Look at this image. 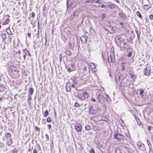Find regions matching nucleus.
Segmentation results:
<instances>
[{
    "label": "nucleus",
    "mask_w": 153,
    "mask_h": 153,
    "mask_svg": "<svg viewBox=\"0 0 153 153\" xmlns=\"http://www.w3.org/2000/svg\"><path fill=\"white\" fill-rule=\"evenodd\" d=\"M65 53L67 55L69 56H70L71 54V52L69 51L68 50H65Z\"/></svg>",
    "instance_id": "24"
},
{
    "label": "nucleus",
    "mask_w": 153,
    "mask_h": 153,
    "mask_svg": "<svg viewBox=\"0 0 153 153\" xmlns=\"http://www.w3.org/2000/svg\"><path fill=\"white\" fill-rule=\"evenodd\" d=\"M87 70V69L86 68V67H84L83 68V71H85Z\"/></svg>",
    "instance_id": "55"
},
{
    "label": "nucleus",
    "mask_w": 153,
    "mask_h": 153,
    "mask_svg": "<svg viewBox=\"0 0 153 153\" xmlns=\"http://www.w3.org/2000/svg\"><path fill=\"white\" fill-rule=\"evenodd\" d=\"M75 128L77 132H80L82 130V126L79 124H77L75 125Z\"/></svg>",
    "instance_id": "3"
},
{
    "label": "nucleus",
    "mask_w": 153,
    "mask_h": 153,
    "mask_svg": "<svg viewBox=\"0 0 153 153\" xmlns=\"http://www.w3.org/2000/svg\"><path fill=\"white\" fill-rule=\"evenodd\" d=\"M119 24H120V25H121L123 27V23L122 22H120L119 23Z\"/></svg>",
    "instance_id": "60"
},
{
    "label": "nucleus",
    "mask_w": 153,
    "mask_h": 153,
    "mask_svg": "<svg viewBox=\"0 0 153 153\" xmlns=\"http://www.w3.org/2000/svg\"><path fill=\"white\" fill-rule=\"evenodd\" d=\"M36 147L37 149H40V147L39 145H36Z\"/></svg>",
    "instance_id": "57"
},
{
    "label": "nucleus",
    "mask_w": 153,
    "mask_h": 153,
    "mask_svg": "<svg viewBox=\"0 0 153 153\" xmlns=\"http://www.w3.org/2000/svg\"><path fill=\"white\" fill-rule=\"evenodd\" d=\"M67 6H68L69 7H71L72 8H74L75 6H73L72 5H71L72 3L70 1V0H68L67 1Z\"/></svg>",
    "instance_id": "9"
},
{
    "label": "nucleus",
    "mask_w": 153,
    "mask_h": 153,
    "mask_svg": "<svg viewBox=\"0 0 153 153\" xmlns=\"http://www.w3.org/2000/svg\"><path fill=\"white\" fill-rule=\"evenodd\" d=\"M101 0H96V3L100 4L102 3V2L101 1Z\"/></svg>",
    "instance_id": "37"
},
{
    "label": "nucleus",
    "mask_w": 153,
    "mask_h": 153,
    "mask_svg": "<svg viewBox=\"0 0 153 153\" xmlns=\"http://www.w3.org/2000/svg\"><path fill=\"white\" fill-rule=\"evenodd\" d=\"M91 101H93L94 102H95L96 101V99H94V98H93L91 99Z\"/></svg>",
    "instance_id": "50"
},
{
    "label": "nucleus",
    "mask_w": 153,
    "mask_h": 153,
    "mask_svg": "<svg viewBox=\"0 0 153 153\" xmlns=\"http://www.w3.org/2000/svg\"><path fill=\"white\" fill-rule=\"evenodd\" d=\"M151 70L150 65L149 64H147L146 68L143 70L144 74L147 76H149L150 74Z\"/></svg>",
    "instance_id": "1"
},
{
    "label": "nucleus",
    "mask_w": 153,
    "mask_h": 153,
    "mask_svg": "<svg viewBox=\"0 0 153 153\" xmlns=\"http://www.w3.org/2000/svg\"><path fill=\"white\" fill-rule=\"evenodd\" d=\"M147 144L149 146V148L150 149H151L152 147V146L151 145V144L150 141L149 140H147Z\"/></svg>",
    "instance_id": "27"
},
{
    "label": "nucleus",
    "mask_w": 153,
    "mask_h": 153,
    "mask_svg": "<svg viewBox=\"0 0 153 153\" xmlns=\"http://www.w3.org/2000/svg\"><path fill=\"white\" fill-rule=\"evenodd\" d=\"M5 89V88L3 86H0V92H3L4 91Z\"/></svg>",
    "instance_id": "22"
},
{
    "label": "nucleus",
    "mask_w": 153,
    "mask_h": 153,
    "mask_svg": "<svg viewBox=\"0 0 153 153\" xmlns=\"http://www.w3.org/2000/svg\"><path fill=\"white\" fill-rule=\"evenodd\" d=\"M144 8L145 10H148L149 8V7L148 5H144Z\"/></svg>",
    "instance_id": "31"
},
{
    "label": "nucleus",
    "mask_w": 153,
    "mask_h": 153,
    "mask_svg": "<svg viewBox=\"0 0 153 153\" xmlns=\"http://www.w3.org/2000/svg\"><path fill=\"white\" fill-rule=\"evenodd\" d=\"M11 134L9 133H7L5 135V137L6 139H8V138H11Z\"/></svg>",
    "instance_id": "17"
},
{
    "label": "nucleus",
    "mask_w": 153,
    "mask_h": 153,
    "mask_svg": "<svg viewBox=\"0 0 153 153\" xmlns=\"http://www.w3.org/2000/svg\"><path fill=\"white\" fill-rule=\"evenodd\" d=\"M87 39V36H86L85 35L84 36H83L80 38L81 41L82 42L84 43H85L86 42Z\"/></svg>",
    "instance_id": "4"
},
{
    "label": "nucleus",
    "mask_w": 153,
    "mask_h": 153,
    "mask_svg": "<svg viewBox=\"0 0 153 153\" xmlns=\"http://www.w3.org/2000/svg\"><path fill=\"white\" fill-rule=\"evenodd\" d=\"M132 55V52H129L128 53V58L130 57Z\"/></svg>",
    "instance_id": "38"
},
{
    "label": "nucleus",
    "mask_w": 153,
    "mask_h": 153,
    "mask_svg": "<svg viewBox=\"0 0 153 153\" xmlns=\"http://www.w3.org/2000/svg\"><path fill=\"white\" fill-rule=\"evenodd\" d=\"M92 108L93 107L92 106L89 107V112L90 114H95L96 112V110H93L92 111H91V109H92Z\"/></svg>",
    "instance_id": "10"
},
{
    "label": "nucleus",
    "mask_w": 153,
    "mask_h": 153,
    "mask_svg": "<svg viewBox=\"0 0 153 153\" xmlns=\"http://www.w3.org/2000/svg\"><path fill=\"white\" fill-rule=\"evenodd\" d=\"M103 96L100 94H99L98 96H97V98L99 100V102L101 103V100L102 99Z\"/></svg>",
    "instance_id": "16"
},
{
    "label": "nucleus",
    "mask_w": 153,
    "mask_h": 153,
    "mask_svg": "<svg viewBox=\"0 0 153 153\" xmlns=\"http://www.w3.org/2000/svg\"><path fill=\"white\" fill-rule=\"evenodd\" d=\"M48 128L49 129H50L51 127V125L48 124Z\"/></svg>",
    "instance_id": "52"
},
{
    "label": "nucleus",
    "mask_w": 153,
    "mask_h": 153,
    "mask_svg": "<svg viewBox=\"0 0 153 153\" xmlns=\"http://www.w3.org/2000/svg\"><path fill=\"white\" fill-rule=\"evenodd\" d=\"M140 34H137V39L139 41H140Z\"/></svg>",
    "instance_id": "45"
},
{
    "label": "nucleus",
    "mask_w": 153,
    "mask_h": 153,
    "mask_svg": "<svg viewBox=\"0 0 153 153\" xmlns=\"http://www.w3.org/2000/svg\"><path fill=\"white\" fill-rule=\"evenodd\" d=\"M111 30H112V31H115L114 28L113 26H111Z\"/></svg>",
    "instance_id": "48"
},
{
    "label": "nucleus",
    "mask_w": 153,
    "mask_h": 153,
    "mask_svg": "<svg viewBox=\"0 0 153 153\" xmlns=\"http://www.w3.org/2000/svg\"><path fill=\"white\" fill-rule=\"evenodd\" d=\"M90 66L91 67V69L94 71H96V65L94 63H91L90 64Z\"/></svg>",
    "instance_id": "7"
},
{
    "label": "nucleus",
    "mask_w": 153,
    "mask_h": 153,
    "mask_svg": "<svg viewBox=\"0 0 153 153\" xmlns=\"http://www.w3.org/2000/svg\"><path fill=\"white\" fill-rule=\"evenodd\" d=\"M116 38H117V40H119L120 41H121L120 40V39H121V38L119 36H117Z\"/></svg>",
    "instance_id": "49"
},
{
    "label": "nucleus",
    "mask_w": 153,
    "mask_h": 153,
    "mask_svg": "<svg viewBox=\"0 0 153 153\" xmlns=\"http://www.w3.org/2000/svg\"><path fill=\"white\" fill-rule=\"evenodd\" d=\"M119 16L123 19H125L126 18V15L123 13L122 11L118 13Z\"/></svg>",
    "instance_id": "6"
},
{
    "label": "nucleus",
    "mask_w": 153,
    "mask_h": 153,
    "mask_svg": "<svg viewBox=\"0 0 153 153\" xmlns=\"http://www.w3.org/2000/svg\"><path fill=\"white\" fill-rule=\"evenodd\" d=\"M90 153H95L94 151L92 149H91L90 151Z\"/></svg>",
    "instance_id": "44"
},
{
    "label": "nucleus",
    "mask_w": 153,
    "mask_h": 153,
    "mask_svg": "<svg viewBox=\"0 0 153 153\" xmlns=\"http://www.w3.org/2000/svg\"><path fill=\"white\" fill-rule=\"evenodd\" d=\"M73 84H76V81L74 80L73 81Z\"/></svg>",
    "instance_id": "63"
},
{
    "label": "nucleus",
    "mask_w": 153,
    "mask_h": 153,
    "mask_svg": "<svg viewBox=\"0 0 153 153\" xmlns=\"http://www.w3.org/2000/svg\"><path fill=\"white\" fill-rule=\"evenodd\" d=\"M27 36H28V37H29L31 36V34L30 33H27Z\"/></svg>",
    "instance_id": "53"
},
{
    "label": "nucleus",
    "mask_w": 153,
    "mask_h": 153,
    "mask_svg": "<svg viewBox=\"0 0 153 153\" xmlns=\"http://www.w3.org/2000/svg\"><path fill=\"white\" fill-rule=\"evenodd\" d=\"M120 76L118 75L115 76L116 81V82H119L120 80Z\"/></svg>",
    "instance_id": "20"
},
{
    "label": "nucleus",
    "mask_w": 153,
    "mask_h": 153,
    "mask_svg": "<svg viewBox=\"0 0 153 153\" xmlns=\"http://www.w3.org/2000/svg\"><path fill=\"white\" fill-rule=\"evenodd\" d=\"M112 58H113V56H111V55L108 56V61L109 62H111L112 61Z\"/></svg>",
    "instance_id": "26"
},
{
    "label": "nucleus",
    "mask_w": 153,
    "mask_h": 153,
    "mask_svg": "<svg viewBox=\"0 0 153 153\" xmlns=\"http://www.w3.org/2000/svg\"><path fill=\"white\" fill-rule=\"evenodd\" d=\"M66 89L68 92H70L71 90V85L69 83H68L66 84Z\"/></svg>",
    "instance_id": "5"
},
{
    "label": "nucleus",
    "mask_w": 153,
    "mask_h": 153,
    "mask_svg": "<svg viewBox=\"0 0 153 153\" xmlns=\"http://www.w3.org/2000/svg\"><path fill=\"white\" fill-rule=\"evenodd\" d=\"M31 16L33 18L35 16V14L34 13H31Z\"/></svg>",
    "instance_id": "51"
},
{
    "label": "nucleus",
    "mask_w": 153,
    "mask_h": 153,
    "mask_svg": "<svg viewBox=\"0 0 153 153\" xmlns=\"http://www.w3.org/2000/svg\"><path fill=\"white\" fill-rule=\"evenodd\" d=\"M38 152L36 149L34 148L33 150V153H37Z\"/></svg>",
    "instance_id": "41"
},
{
    "label": "nucleus",
    "mask_w": 153,
    "mask_h": 153,
    "mask_svg": "<svg viewBox=\"0 0 153 153\" xmlns=\"http://www.w3.org/2000/svg\"><path fill=\"white\" fill-rule=\"evenodd\" d=\"M128 41L129 42H131V43H133L132 39L131 37L128 38Z\"/></svg>",
    "instance_id": "39"
},
{
    "label": "nucleus",
    "mask_w": 153,
    "mask_h": 153,
    "mask_svg": "<svg viewBox=\"0 0 153 153\" xmlns=\"http://www.w3.org/2000/svg\"><path fill=\"white\" fill-rule=\"evenodd\" d=\"M7 142L9 146H10L12 143V139L11 138H8L7 140Z\"/></svg>",
    "instance_id": "15"
},
{
    "label": "nucleus",
    "mask_w": 153,
    "mask_h": 153,
    "mask_svg": "<svg viewBox=\"0 0 153 153\" xmlns=\"http://www.w3.org/2000/svg\"><path fill=\"white\" fill-rule=\"evenodd\" d=\"M48 110H46L44 112V117H46L48 115Z\"/></svg>",
    "instance_id": "30"
},
{
    "label": "nucleus",
    "mask_w": 153,
    "mask_h": 153,
    "mask_svg": "<svg viewBox=\"0 0 153 153\" xmlns=\"http://www.w3.org/2000/svg\"><path fill=\"white\" fill-rule=\"evenodd\" d=\"M35 129L37 131H39V130H40L39 128V127H38L36 126L35 127Z\"/></svg>",
    "instance_id": "42"
},
{
    "label": "nucleus",
    "mask_w": 153,
    "mask_h": 153,
    "mask_svg": "<svg viewBox=\"0 0 153 153\" xmlns=\"http://www.w3.org/2000/svg\"><path fill=\"white\" fill-rule=\"evenodd\" d=\"M74 70H72V69H71V68H69L68 70V71L69 72H70L71 71H73Z\"/></svg>",
    "instance_id": "46"
},
{
    "label": "nucleus",
    "mask_w": 153,
    "mask_h": 153,
    "mask_svg": "<svg viewBox=\"0 0 153 153\" xmlns=\"http://www.w3.org/2000/svg\"><path fill=\"white\" fill-rule=\"evenodd\" d=\"M107 25L108 27H111V23L109 22H107Z\"/></svg>",
    "instance_id": "40"
},
{
    "label": "nucleus",
    "mask_w": 153,
    "mask_h": 153,
    "mask_svg": "<svg viewBox=\"0 0 153 153\" xmlns=\"http://www.w3.org/2000/svg\"><path fill=\"white\" fill-rule=\"evenodd\" d=\"M1 37L3 41H4L6 38V35L5 33H4L1 34Z\"/></svg>",
    "instance_id": "19"
},
{
    "label": "nucleus",
    "mask_w": 153,
    "mask_h": 153,
    "mask_svg": "<svg viewBox=\"0 0 153 153\" xmlns=\"http://www.w3.org/2000/svg\"><path fill=\"white\" fill-rule=\"evenodd\" d=\"M137 15L141 19H142V17L141 15V14L140 13L139 11H137L136 13Z\"/></svg>",
    "instance_id": "25"
},
{
    "label": "nucleus",
    "mask_w": 153,
    "mask_h": 153,
    "mask_svg": "<svg viewBox=\"0 0 153 153\" xmlns=\"http://www.w3.org/2000/svg\"><path fill=\"white\" fill-rule=\"evenodd\" d=\"M10 21V19L9 18H7L6 19L5 21L3 23V25H6L8 24Z\"/></svg>",
    "instance_id": "18"
},
{
    "label": "nucleus",
    "mask_w": 153,
    "mask_h": 153,
    "mask_svg": "<svg viewBox=\"0 0 153 153\" xmlns=\"http://www.w3.org/2000/svg\"><path fill=\"white\" fill-rule=\"evenodd\" d=\"M83 95L85 98H87L88 96V95L86 92H84Z\"/></svg>",
    "instance_id": "28"
},
{
    "label": "nucleus",
    "mask_w": 153,
    "mask_h": 153,
    "mask_svg": "<svg viewBox=\"0 0 153 153\" xmlns=\"http://www.w3.org/2000/svg\"><path fill=\"white\" fill-rule=\"evenodd\" d=\"M75 106L76 107H78L79 106V105L78 103H77V102L75 103Z\"/></svg>",
    "instance_id": "47"
},
{
    "label": "nucleus",
    "mask_w": 153,
    "mask_h": 153,
    "mask_svg": "<svg viewBox=\"0 0 153 153\" xmlns=\"http://www.w3.org/2000/svg\"><path fill=\"white\" fill-rule=\"evenodd\" d=\"M149 18L151 20L153 19V15L152 14H150L149 16Z\"/></svg>",
    "instance_id": "36"
},
{
    "label": "nucleus",
    "mask_w": 153,
    "mask_h": 153,
    "mask_svg": "<svg viewBox=\"0 0 153 153\" xmlns=\"http://www.w3.org/2000/svg\"><path fill=\"white\" fill-rule=\"evenodd\" d=\"M122 71H124L125 69H126V67L124 65H123L124 64L123 63H122Z\"/></svg>",
    "instance_id": "32"
},
{
    "label": "nucleus",
    "mask_w": 153,
    "mask_h": 153,
    "mask_svg": "<svg viewBox=\"0 0 153 153\" xmlns=\"http://www.w3.org/2000/svg\"><path fill=\"white\" fill-rule=\"evenodd\" d=\"M102 16H103L102 18H105V15L104 14H102Z\"/></svg>",
    "instance_id": "64"
},
{
    "label": "nucleus",
    "mask_w": 153,
    "mask_h": 153,
    "mask_svg": "<svg viewBox=\"0 0 153 153\" xmlns=\"http://www.w3.org/2000/svg\"><path fill=\"white\" fill-rule=\"evenodd\" d=\"M46 121L48 123H51V118L50 117H48L46 120Z\"/></svg>",
    "instance_id": "33"
},
{
    "label": "nucleus",
    "mask_w": 153,
    "mask_h": 153,
    "mask_svg": "<svg viewBox=\"0 0 153 153\" xmlns=\"http://www.w3.org/2000/svg\"><path fill=\"white\" fill-rule=\"evenodd\" d=\"M113 137L114 139H117L119 141L123 140L125 138L122 134L118 133L114 135Z\"/></svg>",
    "instance_id": "2"
},
{
    "label": "nucleus",
    "mask_w": 153,
    "mask_h": 153,
    "mask_svg": "<svg viewBox=\"0 0 153 153\" xmlns=\"http://www.w3.org/2000/svg\"><path fill=\"white\" fill-rule=\"evenodd\" d=\"M31 95H30H30H28V97H29L28 100H31Z\"/></svg>",
    "instance_id": "62"
},
{
    "label": "nucleus",
    "mask_w": 153,
    "mask_h": 153,
    "mask_svg": "<svg viewBox=\"0 0 153 153\" xmlns=\"http://www.w3.org/2000/svg\"><path fill=\"white\" fill-rule=\"evenodd\" d=\"M138 148L140 150H143L144 148V146L143 144L141 143H138L137 144Z\"/></svg>",
    "instance_id": "8"
},
{
    "label": "nucleus",
    "mask_w": 153,
    "mask_h": 153,
    "mask_svg": "<svg viewBox=\"0 0 153 153\" xmlns=\"http://www.w3.org/2000/svg\"><path fill=\"white\" fill-rule=\"evenodd\" d=\"M71 66L72 69V70H74L75 69V66L74 65V63H71Z\"/></svg>",
    "instance_id": "29"
},
{
    "label": "nucleus",
    "mask_w": 153,
    "mask_h": 153,
    "mask_svg": "<svg viewBox=\"0 0 153 153\" xmlns=\"http://www.w3.org/2000/svg\"><path fill=\"white\" fill-rule=\"evenodd\" d=\"M100 6V7H104L105 8V7L104 6V5L103 4H102L101 6Z\"/></svg>",
    "instance_id": "58"
},
{
    "label": "nucleus",
    "mask_w": 153,
    "mask_h": 153,
    "mask_svg": "<svg viewBox=\"0 0 153 153\" xmlns=\"http://www.w3.org/2000/svg\"><path fill=\"white\" fill-rule=\"evenodd\" d=\"M29 92L28 93V95L30 96V95H31L33 93V90L32 88H30L29 89Z\"/></svg>",
    "instance_id": "21"
},
{
    "label": "nucleus",
    "mask_w": 153,
    "mask_h": 153,
    "mask_svg": "<svg viewBox=\"0 0 153 153\" xmlns=\"http://www.w3.org/2000/svg\"><path fill=\"white\" fill-rule=\"evenodd\" d=\"M139 91V94L140 95L141 97H143L144 96L143 95V93H144V91L142 89H140L138 90Z\"/></svg>",
    "instance_id": "12"
},
{
    "label": "nucleus",
    "mask_w": 153,
    "mask_h": 153,
    "mask_svg": "<svg viewBox=\"0 0 153 153\" xmlns=\"http://www.w3.org/2000/svg\"><path fill=\"white\" fill-rule=\"evenodd\" d=\"M8 30H9L10 31V28L8 27L6 30L7 32V33H8Z\"/></svg>",
    "instance_id": "61"
},
{
    "label": "nucleus",
    "mask_w": 153,
    "mask_h": 153,
    "mask_svg": "<svg viewBox=\"0 0 153 153\" xmlns=\"http://www.w3.org/2000/svg\"><path fill=\"white\" fill-rule=\"evenodd\" d=\"M85 128L87 130H88L90 129V127L89 125H87L85 126Z\"/></svg>",
    "instance_id": "35"
},
{
    "label": "nucleus",
    "mask_w": 153,
    "mask_h": 153,
    "mask_svg": "<svg viewBox=\"0 0 153 153\" xmlns=\"http://www.w3.org/2000/svg\"><path fill=\"white\" fill-rule=\"evenodd\" d=\"M106 95V98L107 99V100H108V98H109V96L107 95V94H105Z\"/></svg>",
    "instance_id": "59"
},
{
    "label": "nucleus",
    "mask_w": 153,
    "mask_h": 153,
    "mask_svg": "<svg viewBox=\"0 0 153 153\" xmlns=\"http://www.w3.org/2000/svg\"><path fill=\"white\" fill-rule=\"evenodd\" d=\"M10 68L12 70H14L15 71H16L17 72H19V71L17 69H16L15 68L13 65L11 66Z\"/></svg>",
    "instance_id": "23"
},
{
    "label": "nucleus",
    "mask_w": 153,
    "mask_h": 153,
    "mask_svg": "<svg viewBox=\"0 0 153 153\" xmlns=\"http://www.w3.org/2000/svg\"><path fill=\"white\" fill-rule=\"evenodd\" d=\"M116 5L114 4L111 3L110 4H109L108 6V7L111 9H113L115 8Z\"/></svg>",
    "instance_id": "13"
},
{
    "label": "nucleus",
    "mask_w": 153,
    "mask_h": 153,
    "mask_svg": "<svg viewBox=\"0 0 153 153\" xmlns=\"http://www.w3.org/2000/svg\"><path fill=\"white\" fill-rule=\"evenodd\" d=\"M135 32L137 34H137H140V32L139 33L137 30H136V29H135Z\"/></svg>",
    "instance_id": "56"
},
{
    "label": "nucleus",
    "mask_w": 153,
    "mask_h": 153,
    "mask_svg": "<svg viewBox=\"0 0 153 153\" xmlns=\"http://www.w3.org/2000/svg\"><path fill=\"white\" fill-rule=\"evenodd\" d=\"M76 12H74L72 13L71 15L69 18V19L71 21L74 18L75 16V14H76Z\"/></svg>",
    "instance_id": "11"
},
{
    "label": "nucleus",
    "mask_w": 153,
    "mask_h": 153,
    "mask_svg": "<svg viewBox=\"0 0 153 153\" xmlns=\"http://www.w3.org/2000/svg\"><path fill=\"white\" fill-rule=\"evenodd\" d=\"M59 56L60 57V61L61 62V61L62 58V56H61V54H60V55H59Z\"/></svg>",
    "instance_id": "54"
},
{
    "label": "nucleus",
    "mask_w": 153,
    "mask_h": 153,
    "mask_svg": "<svg viewBox=\"0 0 153 153\" xmlns=\"http://www.w3.org/2000/svg\"><path fill=\"white\" fill-rule=\"evenodd\" d=\"M130 76L133 79H135L136 78V76L134 73H129Z\"/></svg>",
    "instance_id": "14"
},
{
    "label": "nucleus",
    "mask_w": 153,
    "mask_h": 153,
    "mask_svg": "<svg viewBox=\"0 0 153 153\" xmlns=\"http://www.w3.org/2000/svg\"><path fill=\"white\" fill-rule=\"evenodd\" d=\"M45 136L46 137V139L47 140H48L49 139V137H48V134H46L45 135Z\"/></svg>",
    "instance_id": "43"
},
{
    "label": "nucleus",
    "mask_w": 153,
    "mask_h": 153,
    "mask_svg": "<svg viewBox=\"0 0 153 153\" xmlns=\"http://www.w3.org/2000/svg\"><path fill=\"white\" fill-rule=\"evenodd\" d=\"M68 46L69 48H70L71 49H72V50L73 49V47H72V44L71 43L68 42Z\"/></svg>",
    "instance_id": "34"
}]
</instances>
